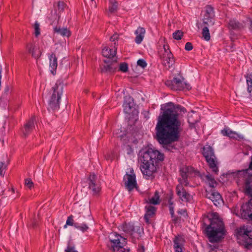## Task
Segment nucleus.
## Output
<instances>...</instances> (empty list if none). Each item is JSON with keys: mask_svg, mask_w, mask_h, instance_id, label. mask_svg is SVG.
<instances>
[{"mask_svg": "<svg viewBox=\"0 0 252 252\" xmlns=\"http://www.w3.org/2000/svg\"><path fill=\"white\" fill-rule=\"evenodd\" d=\"M186 112V109L181 105L169 102L162 114L158 117L156 126L157 140L168 151L175 149L173 143L178 140L183 123L181 113Z\"/></svg>", "mask_w": 252, "mask_h": 252, "instance_id": "1", "label": "nucleus"}, {"mask_svg": "<svg viewBox=\"0 0 252 252\" xmlns=\"http://www.w3.org/2000/svg\"><path fill=\"white\" fill-rule=\"evenodd\" d=\"M252 161L249 164V169L238 170L232 172V176L238 186L242 188L245 193L251 196L248 203L242 206L241 212L242 218L252 220Z\"/></svg>", "mask_w": 252, "mask_h": 252, "instance_id": "2", "label": "nucleus"}, {"mask_svg": "<svg viewBox=\"0 0 252 252\" xmlns=\"http://www.w3.org/2000/svg\"><path fill=\"white\" fill-rule=\"evenodd\" d=\"M164 159V154L158 151L149 148L140 152V170L146 179H149L157 171V163Z\"/></svg>", "mask_w": 252, "mask_h": 252, "instance_id": "3", "label": "nucleus"}, {"mask_svg": "<svg viewBox=\"0 0 252 252\" xmlns=\"http://www.w3.org/2000/svg\"><path fill=\"white\" fill-rule=\"evenodd\" d=\"M181 178L179 179L180 184L176 187V192L178 196L182 201L189 202L192 199V196L188 193L183 187L189 185L188 178L195 174L194 168L191 166H185L180 169Z\"/></svg>", "mask_w": 252, "mask_h": 252, "instance_id": "4", "label": "nucleus"}, {"mask_svg": "<svg viewBox=\"0 0 252 252\" xmlns=\"http://www.w3.org/2000/svg\"><path fill=\"white\" fill-rule=\"evenodd\" d=\"M210 222L205 228L206 235L210 242H218L224 238L225 234L223 222L216 215L210 220Z\"/></svg>", "mask_w": 252, "mask_h": 252, "instance_id": "5", "label": "nucleus"}, {"mask_svg": "<svg viewBox=\"0 0 252 252\" xmlns=\"http://www.w3.org/2000/svg\"><path fill=\"white\" fill-rule=\"evenodd\" d=\"M63 83L61 81H57L49 93L48 109L53 110L59 109L60 100L63 93Z\"/></svg>", "mask_w": 252, "mask_h": 252, "instance_id": "6", "label": "nucleus"}, {"mask_svg": "<svg viewBox=\"0 0 252 252\" xmlns=\"http://www.w3.org/2000/svg\"><path fill=\"white\" fill-rule=\"evenodd\" d=\"M109 238L113 252H129L128 249L124 248L127 244L126 238L115 232L111 233Z\"/></svg>", "mask_w": 252, "mask_h": 252, "instance_id": "7", "label": "nucleus"}, {"mask_svg": "<svg viewBox=\"0 0 252 252\" xmlns=\"http://www.w3.org/2000/svg\"><path fill=\"white\" fill-rule=\"evenodd\" d=\"M203 155L212 172L217 174L219 171L218 162L212 148L210 146L204 147L203 149Z\"/></svg>", "mask_w": 252, "mask_h": 252, "instance_id": "8", "label": "nucleus"}, {"mask_svg": "<svg viewBox=\"0 0 252 252\" xmlns=\"http://www.w3.org/2000/svg\"><path fill=\"white\" fill-rule=\"evenodd\" d=\"M239 243L246 247L252 245V231L246 226L240 227L237 231Z\"/></svg>", "mask_w": 252, "mask_h": 252, "instance_id": "9", "label": "nucleus"}, {"mask_svg": "<svg viewBox=\"0 0 252 252\" xmlns=\"http://www.w3.org/2000/svg\"><path fill=\"white\" fill-rule=\"evenodd\" d=\"M89 190L94 196L98 195L101 191L100 183L96 175L91 173L87 180Z\"/></svg>", "mask_w": 252, "mask_h": 252, "instance_id": "10", "label": "nucleus"}, {"mask_svg": "<svg viewBox=\"0 0 252 252\" xmlns=\"http://www.w3.org/2000/svg\"><path fill=\"white\" fill-rule=\"evenodd\" d=\"M159 54L164 66L170 68L174 64L173 56L167 45H163V49L159 51Z\"/></svg>", "mask_w": 252, "mask_h": 252, "instance_id": "11", "label": "nucleus"}, {"mask_svg": "<svg viewBox=\"0 0 252 252\" xmlns=\"http://www.w3.org/2000/svg\"><path fill=\"white\" fill-rule=\"evenodd\" d=\"M165 84L171 89L175 90H189L191 88L189 84L186 83L184 79L177 78H174L172 80L166 81Z\"/></svg>", "mask_w": 252, "mask_h": 252, "instance_id": "12", "label": "nucleus"}, {"mask_svg": "<svg viewBox=\"0 0 252 252\" xmlns=\"http://www.w3.org/2000/svg\"><path fill=\"white\" fill-rule=\"evenodd\" d=\"M125 185L126 189L130 191L136 187V177L133 169L130 170L129 173H126L124 177Z\"/></svg>", "mask_w": 252, "mask_h": 252, "instance_id": "13", "label": "nucleus"}, {"mask_svg": "<svg viewBox=\"0 0 252 252\" xmlns=\"http://www.w3.org/2000/svg\"><path fill=\"white\" fill-rule=\"evenodd\" d=\"M215 16L214 11L213 8L210 6L207 5L205 7V11L204 14V24L210 26L213 25L214 23V18Z\"/></svg>", "mask_w": 252, "mask_h": 252, "instance_id": "14", "label": "nucleus"}, {"mask_svg": "<svg viewBox=\"0 0 252 252\" xmlns=\"http://www.w3.org/2000/svg\"><path fill=\"white\" fill-rule=\"evenodd\" d=\"M206 197L211 200L215 206H218L222 201L221 197L218 192L211 191L207 192Z\"/></svg>", "mask_w": 252, "mask_h": 252, "instance_id": "15", "label": "nucleus"}, {"mask_svg": "<svg viewBox=\"0 0 252 252\" xmlns=\"http://www.w3.org/2000/svg\"><path fill=\"white\" fill-rule=\"evenodd\" d=\"M35 121V117H32L30 119L25 125L23 129V133L24 136L26 137L28 135L34 128V121Z\"/></svg>", "mask_w": 252, "mask_h": 252, "instance_id": "16", "label": "nucleus"}, {"mask_svg": "<svg viewBox=\"0 0 252 252\" xmlns=\"http://www.w3.org/2000/svg\"><path fill=\"white\" fill-rule=\"evenodd\" d=\"M26 48L29 53L31 54L33 58L37 59L40 56L41 53L38 47H36L34 44L32 43H28L27 45Z\"/></svg>", "mask_w": 252, "mask_h": 252, "instance_id": "17", "label": "nucleus"}, {"mask_svg": "<svg viewBox=\"0 0 252 252\" xmlns=\"http://www.w3.org/2000/svg\"><path fill=\"white\" fill-rule=\"evenodd\" d=\"M117 47L113 46L112 48L105 47L102 51V55L107 58H112L116 55Z\"/></svg>", "mask_w": 252, "mask_h": 252, "instance_id": "18", "label": "nucleus"}, {"mask_svg": "<svg viewBox=\"0 0 252 252\" xmlns=\"http://www.w3.org/2000/svg\"><path fill=\"white\" fill-rule=\"evenodd\" d=\"M49 59L50 71L53 74H55L58 66L57 58L54 53H52L49 55Z\"/></svg>", "mask_w": 252, "mask_h": 252, "instance_id": "19", "label": "nucleus"}, {"mask_svg": "<svg viewBox=\"0 0 252 252\" xmlns=\"http://www.w3.org/2000/svg\"><path fill=\"white\" fill-rule=\"evenodd\" d=\"M145 30L142 27H138L135 32L136 37L135 41L137 44H140L142 41L145 34Z\"/></svg>", "mask_w": 252, "mask_h": 252, "instance_id": "20", "label": "nucleus"}, {"mask_svg": "<svg viewBox=\"0 0 252 252\" xmlns=\"http://www.w3.org/2000/svg\"><path fill=\"white\" fill-rule=\"evenodd\" d=\"M146 211L144 216V219L146 223H149L150 219L155 214L156 208L154 206L149 205L145 207Z\"/></svg>", "mask_w": 252, "mask_h": 252, "instance_id": "21", "label": "nucleus"}, {"mask_svg": "<svg viewBox=\"0 0 252 252\" xmlns=\"http://www.w3.org/2000/svg\"><path fill=\"white\" fill-rule=\"evenodd\" d=\"M119 229L130 235H132L134 231V225L131 223H125L120 226Z\"/></svg>", "mask_w": 252, "mask_h": 252, "instance_id": "22", "label": "nucleus"}, {"mask_svg": "<svg viewBox=\"0 0 252 252\" xmlns=\"http://www.w3.org/2000/svg\"><path fill=\"white\" fill-rule=\"evenodd\" d=\"M202 179L211 188H214L217 185V182L215 180L214 177L209 173L203 176Z\"/></svg>", "mask_w": 252, "mask_h": 252, "instance_id": "23", "label": "nucleus"}, {"mask_svg": "<svg viewBox=\"0 0 252 252\" xmlns=\"http://www.w3.org/2000/svg\"><path fill=\"white\" fill-rule=\"evenodd\" d=\"M131 100L132 98L130 96L125 97V101L123 104L125 113L127 114L130 113L132 107Z\"/></svg>", "mask_w": 252, "mask_h": 252, "instance_id": "24", "label": "nucleus"}, {"mask_svg": "<svg viewBox=\"0 0 252 252\" xmlns=\"http://www.w3.org/2000/svg\"><path fill=\"white\" fill-rule=\"evenodd\" d=\"M183 241L181 238L176 237L174 240V248L176 252H182Z\"/></svg>", "mask_w": 252, "mask_h": 252, "instance_id": "25", "label": "nucleus"}, {"mask_svg": "<svg viewBox=\"0 0 252 252\" xmlns=\"http://www.w3.org/2000/svg\"><path fill=\"white\" fill-rule=\"evenodd\" d=\"M54 32L63 36L68 37L70 35V31L64 28H61L60 27H56L54 29Z\"/></svg>", "mask_w": 252, "mask_h": 252, "instance_id": "26", "label": "nucleus"}, {"mask_svg": "<svg viewBox=\"0 0 252 252\" xmlns=\"http://www.w3.org/2000/svg\"><path fill=\"white\" fill-rule=\"evenodd\" d=\"M228 27L230 29L239 30L243 27V25L235 19H231L228 23Z\"/></svg>", "mask_w": 252, "mask_h": 252, "instance_id": "27", "label": "nucleus"}, {"mask_svg": "<svg viewBox=\"0 0 252 252\" xmlns=\"http://www.w3.org/2000/svg\"><path fill=\"white\" fill-rule=\"evenodd\" d=\"M109 12L111 13L117 11L118 7V3L116 0H109Z\"/></svg>", "mask_w": 252, "mask_h": 252, "instance_id": "28", "label": "nucleus"}, {"mask_svg": "<svg viewBox=\"0 0 252 252\" xmlns=\"http://www.w3.org/2000/svg\"><path fill=\"white\" fill-rule=\"evenodd\" d=\"M148 203L153 205L159 204V195L158 191L155 192L154 195L152 198L149 199Z\"/></svg>", "mask_w": 252, "mask_h": 252, "instance_id": "29", "label": "nucleus"}, {"mask_svg": "<svg viewBox=\"0 0 252 252\" xmlns=\"http://www.w3.org/2000/svg\"><path fill=\"white\" fill-rule=\"evenodd\" d=\"M221 132L224 136H227L231 138H236L237 136L236 132L230 129H223L221 130Z\"/></svg>", "mask_w": 252, "mask_h": 252, "instance_id": "30", "label": "nucleus"}, {"mask_svg": "<svg viewBox=\"0 0 252 252\" xmlns=\"http://www.w3.org/2000/svg\"><path fill=\"white\" fill-rule=\"evenodd\" d=\"M74 226L82 231L83 232H84L86 231L88 229L89 227L87 226V225L85 223H80L79 222H75L74 223Z\"/></svg>", "mask_w": 252, "mask_h": 252, "instance_id": "31", "label": "nucleus"}, {"mask_svg": "<svg viewBox=\"0 0 252 252\" xmlns=\"http://www.w3.org/2000/svg\"><path fill=\"white\" fill-rule=\"evenodd\" d=\"M246 78L248 86L247 90L248 92L251 93L252 91V73L247 74Z\"/></svg>", "mask_w": 252, "mask_h": 252, "instance_id": "32", "label": "nucleus"}, {"mask_svg": "<svg viewBox=\"0 0 252 252\" xmlns=\"http://www.w3.org/2000/svg\"><path fill=\"white\" fill-rule=\"evenodd\" d=\"M202 37L206 41H209L210 39V35L208 27H205L202 29Z\"/></svg>", "mask_w": 252, "mask_h": 252, "instance_id": "33", "label": "nucleus"}, {"mask_svg": "<svg viewBox=\"0 0 252 252\" xmlns=\"http://www.w3.org/2000/svg\"><path fill=\"white\" fill-rule=\"evenodd\" d=\"M116 66L114 65L113 63L110 64H106L104 66L102 71L106 72H114L116 69Z\"/></svg>", "mask_w": 252, "mask_h": 252, "instance_id": "34", "label": "nucleus"}, {"mask_svg": "<svg viewBox=\"0 0 252 252\" xmlns=\"http://www.w3.org/2000/svg\"><path fill=\"white\" fill-rule=\"evenodd\" d=\"M183 35V32L181 31H177L173 33V37L176 40H180Z\"/></svg>", "mask_w": 252, "mask_h": 252, "instance_id": "35", "label": "nucleus"}, {"mask_svg": "<svg viewBox=\"0 0 252 252\" xmlns=\"http://www.w3.org/2000/svg\"><path fill=\"white\" fill-rule=\"evenodd\" d=\"M7 165L3 162H0V175L4 176Z\"/></svg>", "mask_w": 252, "mask_h": 252, "instance_id": "36", "label": "nucleus"}, {"mask_svg": "<svg viewBox=\"0 0 252 252\" xmlns=\"http://www.w3.org/2000/svg\"><path fill=\"white\" fill-rule=\"evenodd\" d=\"M119 35L115 33H114L110 38V41L112 42H114V46H115L117 48L118 44H117V41L119 39Z\"/></svg>", "mask_w": 252, "mask_h": 252, "instance_id": "37", "label": "nucleus"}, {"mask_svg": "<svg viewBox=\"0 0 252 252\" xmlns=\"http://www.w3.org/2000/svg\"><path fill=\"white\" fill-rule=\"evenodd\" d=\"M34 28V31H35L34 34H35V36L37 37L40 33V28H39V24L37 22H36L35 23Z\"/></svg>", "mask_w": 252, "mask_h": 252, "instance_id": "38", "label": "nucleus"}, {"mask_svg": "<svg viewBox=\"0 0 252 252\" xmlns=\"http://www.w3.org/2000/svg\"><path fill=\"white\" fill-rule=\"evenodd\" d=\"M137 63L138 66L141 67L142 68L146 67L147 65L146 61L143 59L138 60L137 61Z\"/></svg>", "mask_w": 252, "mask_h": 252, "instance_id": "39", "label": "nucleus"}, {"mask_svg": "<svg viewBox=\"0 0 252 252\" xmlns=\"http://www.w3.org/2000/svg\"><path fill=\"white\" fill-rule=\"evenodd\" d=\"M128 69V65L126 63H123L120 65V70L124 72H126Z\"/></svg>", "mask_w": 252, "mask_h": 252, "instance_id": "40", "label": "nucleus"}, {"mask_svg": "<svg viewBox=\"0 0 252 252\" xmlns=\"http://www.w3.org/2000/svg\"><path fill=\"white\" fill-rule=\"evenodd\" d=\"M25 185L30 189H31L33 186V183L30 179H26L25 180Z\"/></svg>", "mask_w": 252, "mask_h": 252, "instance_id": "41", "label": "nucleus"}, {"mask_svg": "<svg viewBox=\"0 0 252 252\" xmlns=\"http://www.w3.org/2000/svg\"><path fill=\"white\" fill-rule=\"evenodd\" d=\"M66 223L68 225L74 226V222H73L72 216H70L67 218Z\"/></svg>", "mask_w": 252, "mask_h": 252, "instance_id": "42", "label": "nucleus"}, {"mask_svg": "<svg viewBox=\"0 0 252 252\" xmlns=\"http://www.w3.org/2000/svg\"><path fill=\"white\" fill-rule=\"evenodd\" d=\"M64 252H78L75 250L74 247L68 246L66 249L65 250Z\"/></svg>", "mask_w": 252, "mask_h": 252, "instance_id": "43", "label": "nucleus"}, {"mask_svg": "<svg viewBox=\"0 0 252 252\" xmlns=\"http://www.w3.org/2000/svg\"><path fill=\"white\" fill-rule=\"evenodd\" d=\"M58 6L59 10L62 11L63 10L65 4L63 1H59Z\"/></svg>", "mask_w": 252, "mask_h": 252, "instance_id": "44", "label": "nucleus"}, {"mask_svg": "<svg viewBox=\"0 0 252 252\" xmlns=\"http://www.w3.org/2000/svg\"><path fill=\"white\" fill-rule=\"evenodd\" d=\"M192 45L190 42H187L185 45V49L187 51H190L192 49Z\"/></svg>", "mask_w": 252, "mask_h": 252, "instance_id": "45", "label": "nucleus"}, {"mask_svg": "<svg viewBox=\"0 0 252 252\" xmlns=\"http://www.w3.org/2000/svg\"><path fill=\"white\" fill-rule=\"evenodd\" d=\"M173 204L172 203H170V205H169V210H170V213L172 216V217H173V216H174V208L173 207Z\"/></svg>", "mask_w": 252, "mask_h": 252, "instance_id": "46", "label": "nucleus"}, {"mask_svg": "<svg viewBox=\"0 0 252 252\" xmlns=\"http://www.w3.org/2000/svg\"><path fill=\"white\" fill-rule=\"evenodd\" d=\"M145 252V249H144V246H140L138 249V252Z\"/></svg>", "mask_w": 252, "mask_h": 252, "instance_id": "47", "label": "nucleus"}, {"mask_svg": "<svg viewBox=\"0 0 252 252\" xmlns=\"http://www.w3.org/2000/svg\"><path fill=\"white\" fill-rule=\"evenodd\" d=\"M1 69H0V87H1Z\"/></svg>", "mask_w": 252, "mask_h": 252, "instance_id": "48", "label": "nucleus"}, {"mask_svg": "<svg viewBox=\"0 0 252 252\" xmlns=\"http://www.w3.org/2000/svg\"><path fill=\"white\" fill-rule=\"evenodd\" d=\"M250 29H251V31H252V23H251V28H250Z\"/></svg>", "mask_w": 252, "mask_h": 252, "instance_id": "49", "label": "nucleus"}, {"mask_svg": "<svg viewBox=\"0 0 252 252\" xmlns=\"http://www.w3.org/2000/svg\"><path fill=\"white\" fill-rule=\"evenodd\" d=\"M67 224L66 223L64 225V228H66Z\"/></svg>", "mask_w": 252, "mask_h": 252, "instance_id": "50", "label": "nucleus"}, {"mask_svg": "<svg viewBox=\"0 0 252 252\" xmlns=\"http://www.w3.org/2000/svg\"><path fill=\"white\" fill-rule=\"evenodd\" d=\"M11 190H12V191L13 192H14V189H11Z\"/></svg>", "mask_w": 252, "mask_h": 252, "instance_id": "51", "label": "nucleus"}, {"mask_svg": "<svg viewBox=\"0 0 252 252\" xmlns=\"http://www.w3.org/2000/svg\"><path fill=\"white\" fill-rule=\"evenodd\" d=\"M0 100L1 101H2V99H1V97L0 98Z\"/></svg>", "mask_w": 252, "mask_h": 252, "instance_id": "52", "label": "nucleus"}, {"mask_svg": "<svg viewBox=\"0 0 252 252\" xmlns=\"http://www.w3.org/2000/svg\"><path fill=\"white\" fill-rule=\"evenodd\" d=\"M92 1H93L94 0H91Z\"/></svg>", "mask_w": 252, "mask_h": 252, "instance_id": "53", "label": "nucleus"}]
</instances>
